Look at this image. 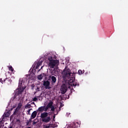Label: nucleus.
I'll list each match as a JSON object with an SVG mask.
<instances>
[{
  "mask_svg": "<svg viewBox=\"0 0 128 128\" xmlns=\"http://www.w3.org/2000/svg\"><path fill=\"white\" fill-rule=\"evenodd\" d=\"M62 75L64 78H66V80H68V78H70V80H74L76 76L74 74L70 72V68H66L62 72Z\"/></svg>",
  "mask_w": 128,
  "mask_h": 128,
  "instance_id": "1",
  "label": "nucleus"
},
{
  "mask_svg": "<svg viewBox=\"0 0 128 128\" xmlns=\"http://www.w3.org/2000/svg\"><path fill=\"white\" fill-rule=\"evenodd\" d=\"M24 90V88L22 86V80H19L18 88L16 89L15 91V95L14 97V99L16 98L18 96L22 94Z\"/></svg>",
  "mask_w": 128,
  "mask_h": 128,
  "instance_id": "2",
  "label": "nucleus"
},
{
  "mask_svg": "<svg viewBox=\"0 0 128 128\" xmlns=\"http://www.w3.org/2000/svg\"><path fill=\"white\" fill-rule=\"evenodd\" d=\"M58 64H60V61L58 60H55L49 62L48 66L51 68H54L56 66H58Z\"/></svg>",
  "mask_w": 128,
  "mask_h": 128,
  "instance_id": "3",
  "label": "nucleus"
},
{
  "mask_svg": "<svg viewBox=\"0 0 128 128\" xmlns=\"http://www.w3.org/2000/svg\"><path fill=\"white\" fill-rule=\"evenodd\" d=\"M68 90V87L66 84H63L60 88V92L62 94H64L65 92H66Z\"/></svg>",
  "mask_w": 128,
  "mask_h": 128,
  "instance_id": "4",
  "label": "nucleus"
},
{
  "mask_svg": "<svg viewBox=\"0 0 128 128\" xmlns=\"http://www.w3.org/2000/svg\"><path fill=\"white\" fill-rule=\"evenodd\" d=\"M50 82L48 80L44 82L43 86H44L46 90L50 88Z\"/></svg>",
  "mask_w": 128,
  "mask_h": 128,
  "instance_id": "5",
  "label": "nucleus"
},
{
  "mask_svg": "<svg viewBox=\"0 0 128 128\" xmlns=\"http://www.w3.org/2000/svg\"><path fill=\"white\" fill-rule=\"evenodd\" d=\"M53 104L54 102L52 101H50L46 106L45 112H48V108H52V106H54Z\"/></svg>",
  "mask_w": 128,
  "mask_h": 128,
  "instance_id": "6",
  "label": "nucleus"
},
{
  "mask_svg": "<svg viewBox=\"0 0 128 128\" xmlns=\"http://www.w3.org/2000/svg\"><path fill=\"white\" fill-rule=\"evenodd\" d=\"M42 122H46V124H48V122H50V117L48 116L42 119Z\"/></svg>",
  "mask_w": 128,
  "mask_h": 128,
  "instance_id": "7",
  "label": "nucleus"
},
{
  "mask_svg": "<svg viewBox=\"0 0 128 128\" xmlns=\"http://www.w3.org/2000/svg\"><path fill=\"white\" fill-rule=\"evenodd\" d=\"M10 79L8 78L4 79L3 80L2 78H0V82H2V84H8V82H10Z\"/></svg>",
  "mask_w": 128,
  "mask_h": 128,
  "instance_id": "8",
  "label": "nucleus"
},
{
  "mask_svg": "<svg viewBox=\"0 0 128 128\" xmlns=\"http://www.w3.org/2000/svg\"><path fill=\"white\" fill-rule=\"evenodd\" d=\"M46 112V106H42L38 108L37 112Z\"/></svg>",
  "mask_w": 128,
  "mask_h": 128,
  "instance_id": "9",
  "label": "nucleus"
},
{
  "mask_svg": "<svg viewBox=\"0 0 128 128\" xmlns=\"http://www.w3.org/2000/svg\"><path fill=\"white\" fill-rule=\"evenodd\" d=\"M50 78L52 80L51 82L52 84L54 85L55 84L56 82V78L54 76H51Z\"/></svg>",
  "mask_w": 128,
  "mask_h": 128,
  "instance_id": "10",
  "label": "nucleus"
},
{
  "mask_svg": "<svg viewBox=\"0 0 128 128\" xmlns=\"http://www.w3.org/2000/svg\"><path fill=\"white\" fill-rule=\"evenodd\" d=\"M78 128V122H73L71 124L70 128Z\"/></svg>",
  "mask_w": 128,
  "mask_h": 128,
  "instance_id": "11",
  "label": "nucleus"
},
{
  "mask_svg": "<svg viewBox=\"0 0 128 128\" xmlns=\"http://www.w3.org/2000/svg\"><path fill=\"white\" fill-rule=\"evenodd\" d=\"M48 114L46 112H44L42 114H41V116H40V118H46V116H48Z\"/></svg>",
  "mask_w": 128,
  "mask_h": 128,
  "instance_id": "12",
  "label": "nucleus"
},
{
  "mask_svg": "<svg viewBox=\"0 0 128 128\" xmlns=\"http://www.w3.org/2000/svg\"><path fill=\"white\" fill-rule=\"evenodd\" d=\"M46 76V74L43 73L40 74V75H38V80H41L44 78V76Z\"/></svg>",
  "mask_w": 128,
  "mask_h": 128,
  "instance_id": "13",
  "label": "nucleus"
},
{
  "mask_svg": "<svg viewBox=\"0 0 128 128\" xmlns=\"http://www.w3.org/2000/svg\"><path fill=\"white\" fill-rule=\"evenodd\" d=\"M36 114H38V111H34L32 112L30 118H36Z\"/></svg>",
  "mask_w": 128,
  "mask_h": 128,
  "instance_id": "14",
  "label": "nucleus"
},
{
  "mask_svg": "<svg viewBox=\"0 0 128 128\" xmlns=\"http://www.w3.org/2000/svg\"><path fill=\"white\" fill-rule=\"evenodd\" d=\"M72 86H74V88H76V86H78L80 84H78V80H74L72 81Z\"/></svg>",
  "mask_w": 128,
  "mask_h": 128,
  "instance_id": "15",
  "label": "nucleus"
},
{
  "mask_svg": "<svg viewBox=\"0 0 128 128\" xmlns=\"http://www.w3.org/2000/svg\"><path fill=\"white\" fill-rule=\"evenodd\" d=\"M42 62H38L36 65V68L38 69V68L42 66Z\"/></svg>",
  "mask_w": 128,
  "mask_h": 128,
  "instance_id": "16",
  "label": "nucleus"
},
{
  "mask_svg": "<svg viewBox=\"0 0 128 128\" xmlns=\"http://www.w3.org/2000/svg\"><path fill=\"white\" fill-rule=\"evenodd\" d=\"M48 60L50 62H52L53 60H54V57H52V56L48 58Z\"/></svg>",
  "mask_w": 128,
  "mask_h": 128,
  "instance_id": "17",
  "label": "nucleus"
},
{
  "mask_svg": "<svg viewBox=\"0 0 128 128\" xmlns=\"http://www.w3.org/2000/svg\"><path fill=\"white\" fill-rule=\"evenodd\" d=\"M32 108V105L30 104H28L25 106V108Z\"/></svg>",
  "mask_w": 128,
  "mask_h": 128,
  "instance_id": "18",
  "label": "nucleus"
},
{
  "mask_svg": "<svg viewBox=\"0 0 128 128\" xmlns=\"http://www.w3.org/2000/svg\"><path fill=\"white\" fill-rule=\"evenodd\" d=\"M22 106V103L20 102L18 104V108H21Z\"/></svg>",
  "mask_w": 128,
  "mask_h": 128,
  "instance_id": "19",
  "label": "nucleus"
},
{
  "mask_svg": "<svg viewBox=\"0 0 128 128\" xmlns=\"http://www.w3.org/2000/svg\"><path fill=\"white\" fill-rule=\"evenodd\" d=\"M50 108H51L52 112H54V110H56V108H54V106L52 107H51Z\"/></svg>",
  "mask_w": 128,
  "mask_h": 128,
  "instance_id": "20",
  "label": "nucleus"
},
{
  "mask_svg": "<svg viewBox=\"0 0 128 128\" xmlns=\"http://www.w3.org/2000/svg\"><path fill=\"white\" fill-rule=\"evenodd\" d=\"M50 128H56V124H50Z\"/></svg>",
  "mask_w": 128,
  "mask_h": 128,
  "instance_id": "21",
  "label": "nucleus"
},
{
  "mask_svg": "<svg viewBox=\"0 0 128 128\" xmlns=\"http://www.w3.org/2000/svg\"><path fill=\"white\" fill-rule=\"evenodd\" d=\"M9 70H10L11 72H14V68H12V66H10L9 67Z\"/></svg>",
  "mask_w": 128,
  "mask_h": 128,
  "instance_id": "22",
  "label": "nucleus"
},
{
  "mask_svg": "<svg viewBox=\"0 0 128 128\" xmlns=\"http://www.w3.org/2000/svg\"><path fill=\"white\" fill-rule=\"evenodd\" d=\"M78 72L79 74H82L84 72L82 70H78Z\"/></svg>",
  "mask_w": 128,
  "mask_h": 128,
  "instance_id": "23",
  "label": "nucleus"
},
{
  "mask_svg": "<svg viewBox=\"0 0 128 128\" xmlns=\"http://www.w3.org/2000/svg\"><path fill=\"white\" fill-rule=\"evenodd\" d=\"M4 118H8V113H6L5 114H4L3 115Z\"/></svg>",
  "mask_w": 128,
  "mask_h": 128,
  "instance_id": "24",
  "label": "nucleus"
},
{
  "mask_svg": "<svg viewBox=\"0 0 128 128\" xmlns=\"http://www.w3.org/2000/svg\"><path fill=\"white\" fill-rule=\"evenodd\" d=\"M36 100H38V98H36V97H34L33 98V102H36Z\"/></svg>",
  "mask_w": 128,
  "mask_h": 128,
  "instance_id": "25",
  "label": "nucleus"
},
{
  "mask_svg": "<svg viewBox=\"0 0 128 128\" xmlns=\"http://www.w3.org/2000/svg\"><path fill=\"white\" fill-rule=\"evenodd\" d=\"M34 120V118H32V117L30 118L29 119V120H28V122L30 124L32 122V120Z\"/></svg>",
  "mask_w": 128,
  "mask_h": 128,
  "instance_id": "26",
  "label": "nucleus"
},
{
  "mask_svg": "<svg viewBox=\"0 0 128 128\" xmlns=\"http://www.w3.org/2000/svg\"><path fill=\"white\" fill-rule=\"evenodd\" d=\"M31 88H32V90H34V84H32V86H31Z\"/></svg>",
  "mask_w": 128,
  "mask_h": 128,
  "instance_id": "27",
  "label": "nucleus"
},
{
  "mask_svg": "<svg viewBox=\"0 0 128 128\" xmlns=\"http://www.w3.org/2000/svg\"><path fill=\"white\" fill-rule=\"evenodd\" d=\"M32 110V108H30V109H29L28 110V114H30V110Z\"/></svg>",
  "mask_w": 128,
  "mask_h": 128,
  "instance_id": "28",
  "label": "nucleus"
},
{
  "mask_svg": "<svg viewBox=\"0 0 128 128\" xmlns=\"http://www.w3.org/2000/svg\"><path fill=\"white\" fill-rule=\"evenodd\" d=\"M26 126H28L30 123L28 122V121L27 120V122H26Z\"/></svg>",
  "mask_w": 128,
  "mask_h": 128,
  "instance_id": "29",
  "label": "nucleus"
},
{
  "mask_svg": "<svg viewBox=\"0 0 128 128\" xmlns=\"http://www.w3.org/2000/svg\"><path fill=\"white\" fill-rule=\"evenodd\" d=\"M36 124V122L34 121L33 122V124L34 125V124Z\"/></svg>",
  "mask_w": 128,
  "mask_h": 128,
  "instance_id": "30",
  "label": "nucleus"
},
{
  "mask_svg": "<svg viewBox=\"0 0 128 128\" xmlns=\"http://www.w3.org/2000/svg\"><path fill=\"white\" fill-rule=\"evenodd\" d=\"M16 114V109L15 110V111L14 112V114Z\"/></svg>",
  "mask_w": 128,
  "mask_h": 128,
  "instance_id": "31",
  "label": "nucleus"
},
{
  "mask_svg": "<svg viewBox=\"0 0 128 128\" xmlns=\"http://www.w3.org/2000/svg\"><path fill=\"white\" fill-rule=\"evenodd\" d=\"M46 128H50V126L49 125L48 126H46Z\"/></svg>",
  "mask_w": 128,
  "mask_h": 128,
  "instance_id": "32",
  "label": "nucleus"
},
{
  "mask_svg": "<svg viewBox=\"0 0 128 128\" xmlns=\"http://www.w3.org/2000/svg\"><path fill=\"white\" fill-rule=\"evenodd\" d=\"M31 104H36L34 103V102H32L31 103Z\"/></svg>",
  "mask_w": 128,
  "mask_h": 128,
  "instance_id": "33",
  "label": "nucleus"
},
{
  "mask_svg": "<svg viewBox=\"0 0 128 128\" xmlns=\"http://www.w3.org/2000/svg\"><path fill=\"white\" fill-rule=\"evenodd\" d=\"M53 118H56V116H53Z\"/></svg>",
  "mask_w": 128,
  "mask_h": 128,
  "instance_id": "34",
  "label": "nucleus"
},
{
  "mask_svg": "<svg viewBox=\"0 0 128 128\" xmlns=\"http://www.w3.org/2000/svg\"><path fill=\"white\" fill-rule=\"evenodd\" d=\"M43 66H42L41 68H40V70H42V68Z\"/></svg>",
  "mask_w": 128,
  "mask_h": 128,
  "instance_id": "35",
  "label": "nucleus"
},
{
  "mask_svg": "<svg viewBox=\"0 0 128 128\" xmlns=\"http://www.w3.org/2000/svg\"><path fill=\"white\" fill-rule=\"evenodd\" d=\"M9 128H12V126H10Z\"/></svg>",
  "mask_w": 128,
  "mask_h": 128,
  "instance_id": "36",
  "label": "nucleus"
},
{
  "mask_svg": "<svg viewBox=\"0 0 128 128\" xmlns=\"http://www.w3.org/2000/svg\"><path fill=\"white\" fill-rule=\"evenodd\" d=\"M39 70H40V69H39Z\"/></svg>",
  "mask_w": 128,
  "mask_h": 128,
  "instance_id": "37",
  "label": "nucleus"
},
{
  "mask_svg": "<svg viewBox=\"0 0 128 128\" xmlns=\"http://www.w3.org/2000/svg\"><path fill=\"white\" fill-rule=\"evenodd\" d=\"M39 70H40V69H39Z\"/></svg>",
  "mask_w": 128,
  "mask_h": 128,
  "instance_id": "38",
  "label": "nucleus"
},
{
  "mask_svg": "<svg viewBox=\"0 0 128 128\" xmlns=\"http://www.w3.org/2000/svg\"><path fill=\"white\" fill-rule=\"evenodd\" d=\"M39 70H40V69H39Z\"/></svg>",
  "mask_w": 128,
  "mask_h": 128,
  "instance_id": "39",
  "label": "nucleus"
}]
</instances>
